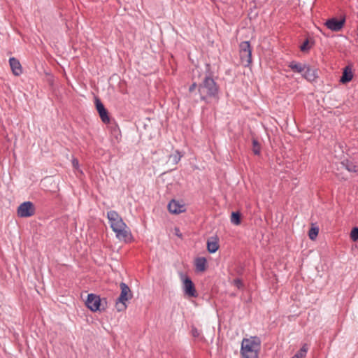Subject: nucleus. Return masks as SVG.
<instances>
[{"label": "nucleus", "instance_id": "f257e3e1", "mask_svg": "<svg viewBox=\"0 0 358 358\" xmlns=\"http://www.w3.org/2000/svg\"><path fill=\"white\" fill-rule=\"evenodd\" d=\"M220 88L213 78L210 65L206 64V73L202 81L198 85V92L201 101L209 103L212 100L218 101Z\"/></svg>", "mask_w": 358, "mask_h": 358}, {"label": "nucleus", "instance_id": "f03ea898", "mask_svg": "<svg viewBox=\"0 0 358 358\" xmlns=\"http://www.w3.org/2000/svg\"><path fill=\"white\" fill-rule=\"evenodd\" d=\"M107 217L110 228L115 233L117 238L126 241L131 236V233L121 216L115 210H110L107 213Z\"/></svg>", "mask_w": 358, "mask_h": 358}, {"label": "nucleus", "instance_id": "7ed1b4c3", "mask_svg": "<svg viewBox=\"0 0 358 358\" xmlns=\"http://www.w3.org/2000/svg\"><path fill=\"white\" fill-rule=\"evenodd\" d=\"M260 348V340L254 336L243 338L241 343V353L243 358H258V351Z\"/></svg>", "mask_w": 358, "mask_h": 358}, {"label": "nucleus", "instance_id": "20e7f679", "mask_svg": "<svg viewBox=\"0 0 358 358\" xmlns=\"http://www.w3.org/2000/svg\"><path fill=\"white\" fill-rule=\"evenodd\" d=\"M120 287L121 289L120 295L116 301V308L119 312L127 308L126 301L133 296L130 288L126 283L121 282Z\"/></svg>", "mask_w": 358, "mask_h": 358}, {"label": "nucleus", "instance_id": "39448f33", "mask_svg": "<svg viewBox=\"0 0 358 358\" xmlns=\"http://www.w3.org/2000/svg\"><path fill=\"white\" fill-rule=\"evenodd\" d=\"M240 58L243 65L248 67L252 63V48L249 41H243L239 45Z\"/></svg>", "mask_w": 358, "mask_h": 358}, {"label": "nucleus", "instance_id": "423d86ee", "mask_svg": "<svg viewBox=\"0 0 358 358\" xmlns=\"http://www.w3.org/2000/svg\"><path fill=\"white\" fill-rule=\"evenodd\" d=\"M86 306L92 312L104 310L105 308H101V299L99 295L95 294H89L85 301Z\"/></svg>", "mask_w": 358, "mask_h": 358}, {"label": "nucleus", "instance_id": "0eeeda50", "mask_svg": "<svg viewBox=\"0 0 358 358\" xmlns=\"http://www.w3.org/2000/svg\"><path fill=\"white\" fill-rule=\"evenodd\" d=\"M17 215L20 217H29L35 214V207L32 202L24 201L17 208Z\"/></svg>", "mask_w": 358, "mask_h": 358}, {"label": "nucleus", "instance_id": "6e6552de", "mask_svg": "<svg viewBox=\"0 0 358 358\" xmlns=\"http://www.w3.org/2000/svg\"><path fill=\"white\" fill-rule=\"evenodd\" d=\"M184 293L190 297H196L197 293L194 285L189 277H185L183 280Z\"/></svg>", "mask_w": 358, "mask_h": 358}, {"label": "nucleus", "instance_id": "1a4fd4ad", "mask_svg": "<svg viewBox=\"0 0 358 358\" xmlns=\"http://www.w3.org/2000/svg\"><path fill=\"white\" fill-rule=\"evenodd\" d=\"M345 22V18L338 20L337 18L334 17L327 20L325 25L331 31H338L343 27Z\"/></svg>", "mask_w": 358, "mask_h": 358}, {"label": "nucleus", "instance_id": "9d476101", "mask_svg": "<svg viewBox=\"0 0 358 358\" xmlns=\"http://www.w3.org/2000/svg\"><path fill=\"white\" fill-rule=\"evenodd\" d=\"M96 108L99 113L100 118L103 123H109L110 117L108 110L105 108L101 100L98 98L95 99Z\"/></svg>", "mask_w": 358, "mask_h": 358}, {"label": "nucleus", "instance_id": "9b49d317", "mask_svg": "<svg viewBox=\"0 0 358 358\" xmlns=\"http://www.w3.org/2000/svg\"><path fill=\"white\" fill-rule=\"evenodd\" d=\"M168 210L171 213L179 214L185 211L186 208L184 204L179 201L172 199L168 204Z\"/></svg>", "mask_w": 358, "mask_h": 358}, {"label": "nucleus", "instance_id": "f8f14e48", "mask_svg": "<svg viewBox=\"0 0 358 358\" xmlns=\"http://www.w3.org/2000/svg\"><path fill=\"white\" fill-rule=\"evenodd\" d=\"M9 64L12 71V73L19 76L22 73V67L20 61L15 57H10L9 59Z\"/></svg>", "mask_w": 358, "mask_h": 358}, {"label": "nucleus", "instance_id": "ddd939ff", "mask_svg": "<svg viewBox=\"0 0 358 358\" xmlns=\"http://www.w3.org/2000/svg\"><path fill=\"white\" fill-rule=\"evenodd\" d=\"M302 76L306 80L310 82L314 81L317 78L315 70L310 68L308 64L306 65V68H305V70H303Z\"/></svg>", "mask_w": 358, "mask_h": 358}, {"label": "nucleus", "instance_id": "4468645a", "mask_svg": "<svg viewBox=\"0 0 358 358\" xmlns=\"http://www.w3.org/2000/svg\"><path fill=\"white\" fill-rule=\"evenodd\" d=\"M306 64H302L296 61H292L289 63L288 67L294 72L302 75L303 70L306 68Z\"/></svg>", "mask_w": 358, "mask_h": 358}, {"label": "nucleus", "instance_id": "2eb2a0df", "mask_svg": "<svg viewBox=\"0 0 358 358\" xmlns=\"http://www.w3.org/2000/svg\"><path fill=\"white\" fill-rule=\"evenodd\" d=\"M353 78V74L352 72V69L349 66L345 67L343 69V75L341 78L340 81L342 83H346L352 80Z\"/></svg>", "mask_w": 358, "mask_h": 358}, {"label": "nucleus", "instance_id": "dca6fc26", "mask_svg": "<svg viewBox=\"0 0 358 358\" xmlns=\"http://www.w3.org/2000/svg\"><path fill=\"white\" fill-rule=\"evenodd\" d=\"M341 166L349 172L356 173L357 171V166L353 162L348 159L343 160L341 162Z\"/></svg>", "mask_w": 358, "mask_h": 358}, {"label": "nucleus", "instance_id": "f3484780", "mask_svg": "<svg viewBox=\"0 0 358 358\" xmlns=\"http://www.w3.org/2000/svg\"><path fill=\"white\" fill-rule=\"evenodd\" d=\"M206 259L204 257H198L195 260L196 269L199 271H204L206 270Z\"/></svg>", "mask_w": 358, "mask_h": 358}, {"label": "nucleus", "instance_id": "a211bd4d", "mask_svg": "<svg viewBox=\"0 0 358 358\" xmlns=\"http://www.w3.org/2000/svg\"><path fill=\"white\" fill-rule=\"evenodd\" d=\"M219 248V245L216 238L215 240H208L207 241V250L210 253H215Z\"/></svg>", "mask_w": 358, "mask_h": 358}, {"label": "nucleus", "instance_id": "6ab92c4d", "mask_svg": "<svg viewBox=\"0 0 358 358\" xmlns=\"http://www.w3.org/2000/svg\"><path fill=\"white\" fill-rule=\"evenodd\" d=\"M308 350L307 344H304L301 349L292 358H304Z\"/></svg>", "mask_w": 358, "mask_h": 358}, {"label": "nucleus", "instance_id": "aec40b11", "mask_svg": "<svg viewBox=\"0 0 358 358\" xmlns=\"http://www.w3.org/2000/svg\"><path fill=\"white\" fill-rule=\"evenodd\" d=\"M182 155L179 150H176L175 152L169 156V159L172 160L173 164H177L181 159Z\"/></svg>", "mask_w": 358, "mask_h": 358}, {"label": "nucleus", "instance_id": "412c9836", "mask_svg": "<svg viewBox=\"0 0 358 358\" xmlns=\"http://www.w3.org/2000/svg\"><path fill=\"white\" fill-rule=\"evenodd\" d=\"M241 213L239 212H232L231 215V222L235 225L241 224Z\"/></svg>", "mask_w": 358, "mask_h": 358}, {"label": "nucleus", "instance_id": "4be33fe9", "mask_svg": "<svg viewBox=\"0 0 358 358\" xmlns=\"http://www.w3.org/2000/svg\"><path fill=\"white\" fill-rule=\"evenodd\" d=\"M252 152H254V154L256 155H259L260 154L261 146L257 140H252Z\"/></svg>", "mask_w": 358, "mask_h": 358}, {"label": "nucleus", "instance_id": "5701e85b", "mask_svg": "<svg viewBox=\"0 0 358 358\" xmlns=\"http://www.w3.org/2000/svg\"><path fill=\"white\" fill-rule=\"evenodd\" d=\"M319 232V229L317 227H312L308 233V236L310 239L315 240L317 237Z\"/></svg>", "mask_w": 358, "mask_h": 358}, {"label": "nucleus", "instance_id": "b1692460", "mask_svg": "<svg viewBox=\"0 0 358 358\" xmlns=\"http://www.w3.org/2000/svg\"><path fill=\"white\" fill-rule=\"evenodd\" d=\"M350 238L352 241L358 240V227H354L350 232Z\"/></svg>", "mask_w": 358, "mask_h": 358}, {"label": "nucleus", "instance_id": "393cba45", "mask_svg": "<svg viewBox=\"0 0 358 358\" xmlns=\"http://www.w3.org/2000/svg\"><path fill=\"white\" fill-rule=\"evenodd\" d=\"M308 39H306L300 47V50L302 52H306L310 50V47L308 46Z\"/></svg>", "mask_w": 358, "mask_h": 358}, {"label": "nucleus", "instance_id": "a878e982", "mask_svg": "<svg viewBox=\"0 0 358 358\" xmlns=\"http://www.w3.org/2000/svg\"><path fill=\"white\" fill-rule=\"evenodd\" d=\"M233 284L239 289L243 287V284L241 280L239 278L234 279L233 281Z\"/></svg>", "mask_w": 358, "mask_h": 358}, {"label": "nucleus", "instance_id": "bb28decb", "mask_svg": "<svg viewBox=\"0 0 358 358\" xmlns=\"http://www.w3.org/2000/svg\"><path fill=\"white\" fill-rule=\"evenodd\" d=\"M192 331V336H193V337L196 338V337H199V335H200V332H199V330H198L196 327H193L192 328V331Z\"/></svg>", "mask_w": 358, "mask_h": 358}, {"label": "nucleus", "instance_id": "cd10ccee", "mask_svg": "<svg viewBox=\"0 0 358 358\" xmlns=\"http://www.w3.org/2000/svg\"><path fill=\"white\" fill-rule=\"evenodd\" d=\"M72 165H73V167L75 169L78 170V169H79V162H78V160L76 158H73L72 159Z\"/></svg>", "mask_w": 358, "mask_h": 358}, {"label": "nucleus", "instance_id": "c85d7f7f", "mask_svg": "<svg viewBox=\"0 0 358 358\" xmlns=\"http://www.w3.org/2000/svg\"><path fill=\"white\" fill-rule=\"evenodd\" d=\"M196 88H198L197 84L196 83H193L189 87V94H192L193 92H194Z\"/></svg>", "mask_w": 358, "mask_h": 358}]
</instances>
